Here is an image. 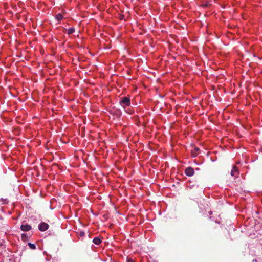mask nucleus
Segmentation results:
<instances>
[{"label":"nucleus","mask_w":262,"mask_h":262,"mask_svg":"<svg viewBox=\"0 0 262 262\" xmlns=\"http://www.w3.org/2000/svg\"><path fill=\"white\" fill-rule=\"evenodd\" d=\"M84 234H85V233H84V232H83V231H81L79 233V235L80 236H83L84 235Z\"/></svg>","instance_id":"nucleus-12"},{"label":"nucleus","mask_w":262,"mask_h":262,"mask_svg":"<svg viewBox=\"0 0 262 262\" xmlns=\"http://www.w3.org/2000/svg\"><path fill=\"white\" fill-rule=\"evenodd\" d=\"M199 150H200L199 148L195 146L194 147L193 150L192 151V155L193 156V157H195L197 156Z\"/></svg>","instance_id":"nucleus-6"},{"label":"nucleus","mask_w":262,"mask_h":262,"mask_svg":"<svg viewBox=\"0 0 262 262\" xmlns=\"http://www.w3.org/2000/svg\"><path fill=\"white\" fill-rule=\"evenodd\" d=\"M31 228V225L27 224H22L20 226V229L23 231H29Z\"/></svg>","instance_id":"nucleus-4"},{"label":"nucleus","mask_w":262,"mask_h":262,"mask_svg":"<svg viewBox=\"0 0 262 262\" xmlns=\"http://www.w3.org/2000/svg\"><path fill=\"white\" fill-rule=\"evenodd\" d=\"M28 246H29V247L31 249H33V250H34L36 249V246L35 245V244H31L30 243H28Z\"/></svg>","instance_id":"nucleus-11"},{"label":"nucleus","mask_w":262,"mask_h":262,"mask_svg":"<svg viewBox=\"0 0 262 262\" xmlns=\"http://www.w3.org/2000/svg\"><path fill=\"white\" fill-rule=\"evenodd\" d=\"M93 242L97 245H99L101 242H102V240L99 237H95L93 240Z\"/></svg>","instance_id":"nucleus-7"},{"label":"nucleus","mask_w":262,"mask_h":262,"mask_svg":"<svg viewBox=\"0 0 262 262\" xmlns=\"http://www.w3.org/2000/svg\"><path fill=\"white\" fill-rule=\"evenodd\" d=\"M62 18L63 15L61 13H59L56 16V19L58 21L62 20Z\"/></svg>","instance_id":"nucleus-8"},{"label":"nucleus","mask_w":262,"mask_h":262,"mask_svg":"<svg viewBox=\"0 0 262 262\" xmlns=\"http://www.w3.org/2000/svg\"><path fill=\"white\" fill-rule=\"evenodd\" d=\"M38 228L40 231H45L48 229L49 225L46 223L41 222L40 224H39Z\"/></svg>","instance_id":"nucleus-2"},{"label":"nucleus","mask_w":262,"mask_h":262,"mask_svg":"<svg viewBox=\"0 0 262 262\" xmlns=\"http://www.w3.org/2000/svg\"><path fill=\"white\" fill-rule=\"evenodd\" d=\"M130 99L126 97H122L120 101V104L125 108L126 106H128L130 104Z\"/></svg>","instance_id":"nucleus-1"},{"label":"nucleus","mask_w":262,"mask_h":262,"mask_svg":"<svg viewBox=\"0 0 262 262\" xmlns=\"http://www.w3.org/2000/svg\"><path fill=\"white\" fill-rule=\"evenodd\" d=\"M21 239L24 241H26L28 239V236L27 235V234L26 233H23L21 234Z\"/></svg>","instance_id":"nucleus-9"},{"label":"nucleus","mask_w":262,"mask_h":262,"mask_svg":"<svg viewBox=\"0 0 262 262\" xmlns=\"http://www.w3.org/2000/svg\"><path fill=\"white\" fill-rule=\"evenodd\" d=\"M75 31L74 28H71L68 30V34H71L73 33Z\"/></svg>","instance_id":"nucleus-10"},{"label":"nucleus","mask_w":262,"mask_h":262,"mask_svg":"<svg viewBox=\"0 0 262 262\" xmlns=\"http://www.w3.org/2000/svg\"><path fill=\"white\" fill-rule=\"evenodd\" d=\"M238 174H239V172H238V170L237 167H236V166H234L233 167L232 170L231 171V175L232 176L237 177Z\"/></svg>","instance_id":"nucleus-5"},{"label":"nucleus","mask_w":262,"mask_h":262,"mask_svg":"<svg viewBox=\"0 0 262 262\" xmlns=\"http://www.w3.org/2000/svg\"><path fill=\"white\" fill-rule=\"evenodd\" d=\"M194 171L193 168L188 167L185 170V173L186 175L189 177L192 176L194 174Z\"/></svg>","instance_id":"nucleus-3"},{"label":"nucleus","mask_w":262,"mask_h":262,"mask_svg":"<svg viewBox=\"0 0 262 262\" xmlns=\"http://www.w3.org/2000/svg\"><path fill=\"white\" fill-rule=\"evenodd\" d=\"M127 262H134V261L131 259H128Z\"/></svg>","instance_id":"nucleus-13"}]
</instances>
